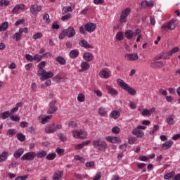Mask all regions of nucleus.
Listing matches in <instances>:
<instances>
[{"instance_id": "obj_1", "label": "nucleus", "mask_w": 180, "mask_h": 180, "mask_svg": "<svg viewBox=\"0 0 180 180\" xmlns=\"http://www.w3.org/2000/svg\"><path fill=\"white\" fill-rule=\"evenodd\" d=\"M117 84L122 89H124V91H126L129 95H131V96H134L137 92L134 89L129 86L127 83L124 82V81L122 79H118L117 80Z\"/></svg>"}, {"instance_id": "obj_2", "label": "nucleus", "mask_w": 180, "mask_h": 180, "mask_svg": "<svg viewBox=\"0 0 180 180\" xmlns=\"http://www.w3.org/2000/svg\"><path fill=\"white\" fill-rule=\"evenodd\" d=\"M94 148L103 151L108 148V143L106 141H102L101 139H96L93 141Z\"/></svg>"}, {"instance_id": "obj_3", "label": "nucleus", "mask_w": 180, "mask_h": 180, "mask_svg": "<svg viewBox=\"0 0 180 180\" xmlns=\"http://www.w3.org/2000/svg\"><path fill=\"white\" fill-rule=\"evenodd\" d=\"M72 133L75 139H80V140H84L88 137V132L84 129L73 130Z\"/></svg>"}, {"instance_id": "obj_4", "label": "nucleus", "mask_w": 180, "mask_h": 180, "mask_svg": "<svg viewBox=\"0 0 180 180\" xmlns=\"http://www.w3.org/2000/svg\"><path fill=\"white\" fill-rule=\"evenodd\" d=\"M176 27V25L175 24V20H172L171 21L163 24L161 27V32H167V30H174Z\"/></svg>"}, {"instance_id": "obj_5", "label": "nucleus", "mask_w": 180, "mask_h": 180, "mask_svg": "<svg viewBox=\"0 0 180 180\" xmlns=\"http://www.w3.org/2000/svg\"><path fill=\"white\" fill-rule=\"evenodd\" d=\"M130 12H131V9H130V8H127L121 12L120 17V23L123 25V23H126V22H127V16L130 15Z\"/></svg>"}, {"instance_id": "obj_6", "label": "nucleus", "mask_w": 180, "mask_h": 180, "mask_svg": "<svg viewBox=\"0 0 180 180\" xmlns=\"http://www.w3.org/2000/svg\"><path fill=\"white\" fill-rule=\"evenodd\" d=\"M36 158V152H27L21 157V161H33Z\"/></svg>"}, {"instance_id": "obj_7", "label": "nucleus", "mask_w": 180, "mask_h": 180, "mask_svg": "<svg viewBox=\"0 0 180 180\" xmlns=\"http://www.w3.org/2000/svg\"><path fill=\"white\" fill-rule=\"evenodd\" d=\"M56 103L57 100H53L49 103V109L47 111L48 115H53V113H56V112H57V110H58V107L56 106Z\"/></svg>"}, {"instance_id": "obj_8", "label": "nucleus", "mask_w": 180, "mask_h": 180, "mask_svg": "<svg viewBox=\"0 0 180 180\" xmlns=\"http://www.w3.org/2000/svg\"><path fill=\"white\" fill-rule=\"evenodd\" d=\"M84 27L86 32L89 33H93V32H95V30L96 29V24L94 22L86 23L84 24Z\"/></svg>"}, {"instance_id": "obj_9", "label": "nucleus", "mask_w": 180, "mask_h": 180, "mask_svg": "<svg viewBox=\"0 0 180 180\" xmlns=\"http://www.w3.org/2000/svg\"><path fill=\"white\" fill-rule=\"evenodd\" d=\"M30 11L32 13V15H37L39 12L41 11V6L37 4H33L30 8Z\"/></svg>"}, {"instance_id": "obj_10", "label": "nucleus", "mask_w": 180, "mask_h": 180, "mask_svg": "<svg viewBox=\"0 0 180 180\" xmlns=\"http://www.w3.org/2000/svg\"><path fill=\"white\" fill-rule=\"evenodd\" d=\"M124 58L127 61H136L139 60V55L137 53H127L124 55Z\"/></svg>"}, {"instance_id": "obj_11", "label": "nucleus", "mask_w": 180, "mask_h": 180, "mask_svg": "<svg viewBox=\"0 0 180 180\" xmlns=\"http://www.w3.org/2000/svg\"><path fill=\"white\" fill-rule=\"evenodd\" d=\"M56 131H57V128H56V124L54 123L48 124L45 128V132L47 133V134H51L56 133Z\"/></svg>"}, {"instance_id": "obj_12", "label": "nucleus", "mask_w": 180, "mask_h": 180, "mask_svg": "<svg viewBox=\"0 0 180 180\" xmlns=\"http://www.w3.org/2000/svg\"><path fill=\"white\" fill-rule=\"evenodd\" d=\"M106 90L107 94H108V95H111V96H117V95L119 94V92L117 91V90H116V89L109 85L106 86Z\"/></svg>"}, {"instance_id": "obj_13", "label": "nucleus", "mask_w": 180, "mask_h": 180, "mask_svg": "<svg viewBox=\"0 0 180 180\" xmlns=\"http://www.w3.org/2000/svg\"><path fill=\"white\" fill-rule=\"evenodd\" d=\"M66 36H68V37H69V39H71L72 37H74V36H75V29H74V27H69L68 29L64 30Z\"/></svg>"}, {"instance_id": "obj_14", "label": "nucleus", "mask_w": 180, "mask_h": 180, "mask_svg": "<svg viewBox=\"0 0 180 180\" xmlns=\"http://www.w3.org/2000/svg\"><path fill=\"white\" fill-rule=\"evenodd\" d=\"M105 139L107 141H109V143H113L114 144H116L117 143H122V139L117 136H106Z\"/></svg>"}, {"instance_id": "obj_15", "label": "nucleus", "mask_w": 180, "mask_h": 180, "mask_svg": "<svg viewBox=\"0 0 180 180\" xmlns=\"http://www.w3.org/2000/svg\"><path fill=\"white\" fill-rule=\"evenodd\" d=\"M141 6H142V8H153V6H154V1L150 0L148 1L144 0L141 2Z\"/></svg>"}, {"instance_id": "obj_16", "label": "nucleus", "mask_w": 180, "mask_h": 180, "mask_svg": "<svg viewBox=\"0 0 180 180\" xmlns=\"http://www.w3.org/2000/svg\"><path fill=\"white\" fill-rule=\"evenodd\" d=\"M132 134H134V136H136V137L140 139L144 137V131H143L141 129H139L138 127L132 130Z\"/></svg>"}, {"instance_id": "obj_17", "label": "nucleus", "mask_w": 180, "mask_h": 180, "mask_svg": "<svg viewBox=\"0 0 180 180\" xmlns=\"http://www.w3.org/2000/svg\"><path fill=\"white\" fill-rule=\"evenodd\" d=\"M81 69L79 70V72H82L84 71H88L90 68L89 63L86 61L82 62L80 65Z\"/></svg>"}, {"instance_id": "obj_18", "label": "nucleus", "mask_w": 180, "mask_h": 180, "mask_svg": "<svg viewBox=\"0 0 180 180\" xmlns=\"http://www.w3.org/2000/svg\"><path fill=\"white\" fill-rule=\"evenodd\" d=\"M25 6L23 4L15 5L12 10V13H18V11H23V9H25Z\"/></svg>"}, {"instance_id": "obj_19", "label": "nucleus", "mask_w": 180, "mask_h": 180, "mask_svg": "<svg viewBox=\"0 0 180 180\" xmlns=\"http://www.w3.org/2000/svg\"><path fill=\"white\" fill-rule=\"evenodd\" d=\"M24 153L25 149H23V148H20L16 151L14 152L13 157L14 158H20V157L23 155Z\"/></svg>"}, {"instance_id": "obj_20", "label": "nucleus", "mask_w": 180, "mask_h": 180, "mask_svg": "<svg viewBox=\"0 0 180 180\" xmlns=\"http://www.w3.org/2000/svg\"><path fill=\"white\" fill-rule=\"evenodd\" d=\"M151 68H162L164 67V63L162 61H155L150 63Z\"/></svg>"}, {"instance_id": "obj_21", "label": "nucleus", "mask_w": 180, "mask_h": 180, "mask_svg": "<svg viewBox=\"0 0 180 180\" xmlns=\"http://www.w3.org/2000/svg\"><path fill=\"white\" fill-rule=\"evenodd\" d=\"M124 36H125L126 39H127L128 40H131V39H133V37H134L135 34L133 30H128L125 31Z\"/></svg>"}, {"instance_id": "obj_22", "label": "nucleus", "mask_w": 180, "mask_h": 180, "mask_svg": "<svg viewBox=\"0 0 180 180\" xmlns=\"http://www.w3.org/2000/svg\"><path fill=\"white\" fill-rule=\"evenodd\" d=\"M53 75H54V74L51 71L45 72V74H44V75L40 77V79H41V81H45V79H49V78H53Z\"/></svg>"}, {"instance_id": "obj_23", "label": "nucleus", "mask_w": 180, "mask_h": 180, "mask_svg": "<svg viewBox=\"0 0 180 180\" xmlns=\"http://www.w3.org/2000/svg\"><path fill=\"white\" fill-rule=\"evenodd\" d=\"M63 175H64L63 171L56 172L53 174L52 180H60L61 179V178H63Z\"/></svg>"}, {"instance_id": "obj_24", "label": "nucleus", "mask_w": 180, "mask_h": 180, "mask_svg": "<svg viewBox=\"0 0 180 180\" xmlns=\"http://www.w3.org/2000/svg\"><path fill=\"white\" fill-rule=\"evenodd\" d=\"M79 46L84 47V49H92V46L88 44L85 39H82L79 41Z\"/></svg>"}, {"instance_id": "obj_25", "label": "nucleus", "mask_w": 180, "mask_h": 180, "mask_svg": "<svg viewBox=\"0 0 180 180\" xmlns=\"http://www.w3.org/2000/svg\"><path fill=\"white\" fill-rule=\"evenodd\" d=\"M83 58L87 63L91 62L92 58H94V55L91 53L86 52L83 54Z\"/></svg>"}, {"instance_id": "obj_26", "label": "nucleus", "mask_w": 180, "mask_h": 180, "mask_svg": "<svg viewBox=\"0 0 180 180\" xmlns=\"http://www.w3.org/2000/svg\"><path fill=\"white\" fill-rule=\"evenodd\" d=\"M99 77L103 79H108V78L110 77V75L109 74V72L106 70H101L99 72Z\"/></svg>"}, {"instance_id": "obj_27", "label": "nucleus", "mask_w": 180, "mask_h": 180, "mask_svg": "<svg viewBox=\"0 0 180 180\" xmlns=\"http://www.w3.org/2000/svg\"><path fill=\"white\" fill-rule=\"evenodd\" d=\"M110 117L111 119L117 120V119H119L120 117V112L117 110H112L110 114Z\"/></svg>"}, {"instance_id": "obj_28", "label": "nucleus", "mask_w": 180, "mask_h": 180, "mask_svg": "<svg viewBox=\"0 0 180 180\" xmlns=\"http://www.w3.org/2000/svg\"><path fill=\"white\" fill-rule=\"evenodd\" d=\"M172 144H174V141H167L162 145V148L163 150H168L172 147Z\"/></svg>"}, {"instance_id": "obj_29", "label": "nucleus", "mask_w": 180, "mask_h": 180, "mask_svg": "<svg viewBox=\"0 0 180 180\" xmlns=\"http://www.w3.org/2000/svg\"><path fill=\"white\" fill-rule=\"evenodd\" d=\"M69 56H70V58H77V57H78V56H79V51H78L77 49H73V50L70 51Z\"/></svg>"}, {"instance_id": "obj_30", "label": "nucleus", "mask_w": 180, "mask_h": 180, "mask_svg": "<svg viewBox=\"0 0 180 180\" xmlns=\"http://www.w3.org/2000/svg\"><path fill=\"white\" fill-rule=\"evenodd\" d=\"M8 151H3L0 154V162H4V161H6L8 160Z\"/></svg>"}, {"instance_id": "obj_31", "label": "nucleus", "mask_w": 180, "mask_h": 180, "mask_svg": "<svg viewBox=\"0 0 180 180\" xmlns=\"http://www.w3.org/2000/svg\"><path fill=\"white\" fill-rule=\"evenodd\" d=\"M56 61L60 65H65V63L67 61L65 60V58L63 56H58L56 58Z\"/></svg>"}, {"instance_id": "obj_32", "label": "nucleus", "mask_w": 180, "mask_h": 180, "mask_svg": "<svg viewBox=\"0 0 180 180\" xmlns=\"http://www.w3.org/2000/svg\"><path fill=\"white\" fill-rule=\"evenodd\" d=\"M98 113L100 116L104 117L106 115H108V111H106V109H105V108L103 107H100L98 108Z\"/></svg>"}, {"instance_id": "obj_33", "label": "nucleus", "mask_w": 180, "mask_h": 180, "mask_svg": "<svg viewBox=\"0 0 180 180\" xmlns=\"http://www.w3.org/2000/svg\"><path fill=\"white\" fill-rule=\"evenodd\" d=\"M36 157L37 158H44V157H47V151L46 150H41L36 154Z\"/></svg>"}, {"instance_id": "obj_34", "label": "nucleus", "mask_w": 180, "mask_h": 180, "mask_svg": "<svg viewBox=\"0 0 180 180\" xmlns=\"http://www.w3.org/2000/svg\"><path fill=\"white\" fill-rule=\"evenodd\" d=\"M13 40H15V41H20V40H22V34L18 32H15L13 35Z\"/></svg>"}, {"instance_id": "obj_35", "label": "nucleus", "mask_w": 180, "mask_h": 180, "mask_svg": "<svg viewBox=\"0 0 180 180\" xmlns=\"http://www.w3.org/2000/svg\"><path fill=\"white\" fill-rule=\"evenodd\" d=\"M68 12H72V7L65 6L62 8V15H65Z\"/></svg>"}, {"instance_id": "obj_36", "label": "nucleus", "mask_w": 180, "mask_h": 180, "mask_svg": "<svg viewBox=\"0 0 180 180\" xmlns=\"http://www.w3.org/2000/svg\"><path fill=\"white\" fill-rule=\"evenodd\" d=\"M57 157V154L56 153H52L46 155V160L49 161H53Z\"/></svg>"}, {"instance_id": "obj_37", "label": "nucleus", "mask_w": 180, "mask_h": 180, "mask_svg": "<svg viewBox=\"0 0 180 180\" xmlns=\"http://www.w3.org/2000/svg\"><path fill=\"white\" fill-rule=\"evenodd\" d=\"M158 130H160V125L155 124L153 126V129L149 131V134H150V136H154L155 133Z\"/></svg>"}, {"instance_id": "obj_38", "label": "nucleus", "mask_w": 180, "mask_h": 180, "mask_svg": "<svg viewBox=\"0 0 180 180\" xmlns=\"http://www.w3.org/2000/svg\"><path fill=\"white\" fill-rule=\"evenodd\" d=\"M174 175H175V172H171L167 173L164 176V179L169 180V179H171V178L174 177Z\"/></svg>"}, {"instance_id": "obj_39", "label": "nucleus", "mask_w": 180, "mask_h": 180, "mask_svg": "<svg viewBox=\"0 0 180 180\" xmlns=\"http://www.w3.org/2000/svg\"><path fill=\"white\" fill-rule=\"evenodd\" d=\"M0 116H1V119H3V120L8 119V117H9V116H11V112L6 111L4 112H1L0 114Z\"/></svg>"}, {"instance_id": "obj_40", "label": "nucleus", "mask_w": 180, "mask_h": 180, "mask_svg": "<svg viewBox=\"0 0 180 180\" xmlns=\"http://www.w3.org/2000/svg\"><path fill=\"white\" fill-rule=\"evenodd\" d=\"M161 58H163L164 60H167V58H168V56H165V53H162V54L156 56L154 58V60L158 61V60H161Z\"/></svg>"}, {"instance_id": "obj_41", "label": "nucleus", "mask_w": 180, "mask_h": 180, "mask_svg": "<svg viewBox=\"0 0 180 180\" xmlns=\"http://www.w3.org/2000/svg\"><path fill=\"white\" fill-rule=\"evenodd\" d=\"M17 131L16 129H10L7 131V134L9 137H13L15 134H16Z\"/></svg>"}, {"instance_id": "obj_42", "label": "nucleus", "mask_w": 180, "mask_h": 180, "mask_svg": "<svg viewBox=\"0 0 180 180\" xmlns=\"http://www.w3.org/2000/svg\"><path fill=\"white\" fill-rule=\"evenodd\" d=\"M16 136L18 140H19L20 141H25V140H26V136L22 133H18Z\"/></svg>"}, {"instance_id": "obj_43", "label": "nucleus", "mask_w": 180, "mask_h": 180, "mask_svg": "<svg viewBox=\"0 0 180 180\" xmlns=\"http://www.w3.org/2000/svg\"><path fill=\"white\" fill-rule=\"evenodd\" d=\"M141 115L150 117V116H151V114L150 113V110L148 109L145 108L141 111Z\"/></svg>"}, {"instance_id": "obj_44", "label": "nucleus", "mask_w": 180, "mask_h": 180, "mask_svg": "<svg viewBox=\"0 0 180 180\" xmlns=\"http://www.w3.org/2000/svg\"><path fill=\"white\" fill-rule=\"evenodd\" d=\"M8 22H4L2 23L1 26H0V32H5L8 29Z\"/></svg>"}, {"instance_id": "obj_45", "label": "nucleus", "mask_w": 180, "mask_h": 180, "mask_svg": "<svg viewBox=\"0 0 180 180\" xmlns=\"http://www.w3.org/2000/svg\"><path fill=\"white\" fill-rule=\"evenodd\" d=\"M41 37H43V34H41V32H36L32 36V39L34 40H37L38 39H41Z\"/></svg>"}, {"instance_id": "obj_46", "label": "nucleus", "mask_w": 180, "mask_h": 180, "mask_svg": "<svg viewBox=\"0 0 180 180\" xmlns=\"http://www.w3.org/2000/svg\"><path fill=\"white\" fill-rule=\"evenodd\" d=\"M77 101L78 102H85V95H84L83 94H79L77 96Z\"/></svg>"}, {"instance_id": "obj_47", "label": "nucleus", "mask_w": 180, "mask_h": 180, "mask_svg": "<svg viewBox=\"0 0 180 180\" xmlns=\"http://www.w3.org/2000/svg\"><path fill=\"white\" fill-rule=\"evenodd\" d=\"M51 117H53V115H47L44 118H42L41 120L42 124H46V123H47V122H49L50 119H51Z\"/></svg>"}, {"instance_id": "obj_48", "label": "nucleus", "mask_w": 180, "mask_h": 180, "mask_svg": "<svg viewBox=\"0 0 180 180\" xmlns=\"http://www.w3.org/2000/svg\"><path fill=\"white\" fill-rule=\"evenodd\" d=\"M9 4H11V2L9 1V0H1L0 1V6H9Z\"/></svg>"}, {"instance_id": "obj_49", "label": "nucleus", "mask_w": 180, "mask_h": 180, "mask_svg": "<svg viewBox=\"0 0 180 180\" xmlns=\"http://www.w3.org/2000/svg\"><path fill=\"white\" fill-rule=\"evenodd\" d=\"M123 36H124V34H123V32H119L116 34L115 39H117V40H119V41H121V40H123Z\"/></svg>"}, {"instance_id": "obj_50", "label": "nucleus", "mask_w": 180, "mask_h": 180, "mask_svg": "<svg viewBox=\"0 0 180 180\" xmlns=\"http://www.w3.org/2000/svg\"><path fill=\"white\" fill-rule=\"evenodd\" d=\"M43 60V56L39 54H35L34 56V61H37L38 63Z\"/></svg>"}, {"instance_id": "obj_51", "label": "nucleus", "mask_w": 180, "mask_h": 180, "mask_svg": "<svg viewBox=\"0 0 180 180\" xmlns=\"http://www.w3.org/2000/svg\"><path fill=\"white\" fill-rule=\"evenodd\" d=\"M174 115L169 116V117L167 118V123L168 124H174Z\"/></svg>"}, {"instance_id": "obj_52", "label": "nucleus", "mask_w": 180, "mask_h": 180, "mask_svg": "<svg viewBox=\"0 0 180 180\" xmlns=\"http://www.w3.org/2000/svg\"><path fill=\"white\" fill-rule=\"evenodd\" d=\"M18 165H19L18 162L13 160L11 162V163L8 165V168H9V169H11L12 168H16V167H18Z\"/></svg>"}, {"instance_id": "obj_53", "label": "nucleus", "mask_w": 180, "mask_h": 180, "mask_svg": "<svg viewBox=\"0 0 180 180\" xmlns=\"http://www.w3.org/2000/svg\"><path fill=\"white\" fill-rule=\"evenodd\" d=\"M43 20L44 22H45V23H50V15L48 13H46L44 16H43Z\"/></svg>"}, {"instance_id": "obj_54", "label": "nucleus", "mask_w": 180, "mask_h": 180, "mask_svg": "<svg viewBox=\"0 0 180 180\" xmlns=\"http://www.w3.org/2000/svg\"><path fill=\"white\" fill-rule=\"evenodd\" d=\"M45 74H46L45 69H38V70H37L38 77H43Z\"/></svg>"}, {"instance_id": "obj_55", "label": "nucleus", "mask_w": 180, "mask_h": 180, "mask_svg": "<svg viewBox=\"0 0 180 180\" xmlns=\"http://www.w3.org/2000/svg\"><path fill=\"white\" fill-rule=\"evenodd\" d=\"M112 133H113L114 134H119V133H120V128H119L118 127H112Z\"/></svg>"}, {"instance_id": "obj_56", "label": "nucleus", "mask_w": 180, "mask_h": 180, "mask_svg": "<svg viewBox=\"0 0 180 180\" xmlns=\"http://www.w3.org/2000/svg\"><path fill=\"white\" fill-rule=\"evenodd\" d=\"M86 28H85V24L81 27H79V32L80 33V34H85L86 33Z\"/></svg>"}, {"instance_id": "obj_57", "label": "nucleus", "mask_w": 180, "mask_h": 180, "mask_svg": "<svg viewBox=\"0 0 180 180\" xmlns=\"http://www.w3.org/2000/svg\"><path fill=\"white\" fill-rule=\"evenodd\" d=\"M10 119L12 120V122H19L20 120V117L18 115L11 116Z\"/></svg>"}, {"instance_id": "obj_58", "label": "nucleus", "mask_w": 180, "mask_h": 180, "mask_svg": "<svg viewBox=\"0 0 180 180\" xmlns=\"http://www.w3.org/2000/svg\"><path fill=\"white\" fill-rule=\"evenodd\" d=\"M71 16H72L71 13H68L67 15L62 16L61 20H63V22L65 20H68L69 19H71Z\"/></svg>"}, {"instance_id": "obj_59", "label": "nucleus", "mask_w": 180, "mask_h": 180, "mask_svg": "<svg viewBox=\"0 0 180 180\" xmlns=\"http://www.w3.org/2000/svg\"><path fill=\"white\" fill-rule=\"evenodd\" d=\"M18 32L22 34V33H25V34L29 33V29L27 27L20 28Z\"/></svg>"}, {"instance_id": "obj_60", "label": "nucleus", "mask_w": 180, "mask_h": 180, "mask_svg": "<svg viewBox=\"0 0 180 180\" xmlns=\"http://www.w3.org/2000/svg\"><path fill=\"white\" fill-rule=\"evenodd\" d=\"M58 136L59 137L60 141H67V137L63 134V133H59L58 134Z\"/></svg>"}, {"instance_id": "obj_61", "label": "nucleus", "mask_w": 180, "mask_h": 180, "mask_svg": "<svg viewBox=\"0 0 180 180\" xmlns=\"http://www.w3.org/2000/svg\"><path fill=\"white\" fill-rule=\"evenodd\" d=\"M25 58H26V60H27V61H31V62L34 61V56L30 54H26Z\"/></svg>"}, {"instance_id": "obj_62", "label": "nucleus", "mask_w": 180, "mask_h": 180, "mask_svg": "<svg viewBox=\"0 0 180 180\" xmlns=\"http://www.w3.org/2000/svg\"><path fill=\"white\" fill-rule=\"evenodd\" d=\"M29 178V175L19 176H17L15 180H26Z\"/></svg>"}, {"instance_id": "obj_63", "label": "nucleus", "mask_w": 180, "mask_h": 180, "mask_svg": "<svg viewBox=\"0 0 180 180\" xmlns=\"http://www.w3.org/2000/svg\"><path fill=\"white\" fill-rule=\"evenodd\" d=\"M46 67V61L43 60L38 64L39 70H43L44 68Z\"/></svg>"}, {"instance_id": "obj_64", "label": "nucleus", "mask_w": 180, "mask_h": 180, "mask_svg": "<svg viewBox=\"0 0 180 180\" xmlns=\"http://www.w3.org/2000/svg\"><path fill=\"white\" fill-rule=\"evenodd\" d=\"M137 140L134 137L129 138L128 143L129 144H134Z\"/></svg>"}]
</instances>
